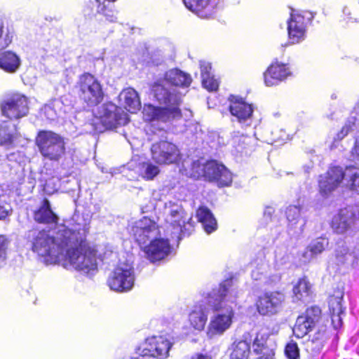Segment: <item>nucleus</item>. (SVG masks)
Masks as SVG:
<instances>
[{"mask_svg": "<svg viewBox=\"0 0 359 359\" xmlns=\"http://www.w3.org/2000/svg\"><path fill=\"white\" fill-rule=\"evenodd\" d=\"M192 82L190 74L179 69L167 71L163 80H158L151 86V94L158 104L164 107L145 104L143 107V118L146 121H157L172 124L182 119L180 106L185 92L177 90V88L186 90Z\"/></svg>", "mask_w": 359, "mask_h": 359, "instance_id": "obj_1", "label": "nucleus"}, {"mask_svg": "<svg viewBox=\"0 0 359 359\" xmlns=\"http://www.w3.org/2000/svg\"><path fill=\"white\" fill-rule=\"evenodd\" d=\"M238 293L233 280L227 279L205 296V304L213 313L208 325L207 334L210 338L220 336L231 327Z\"/></svg>", "mask_w": 359, "mask_h": 359, "instance_id": "obj_2", "label": "nucleus"}, {"mask_svg": "<svg viewBox=\"0 0 359 359\" xmlns=\"http://www.w3.org/2000/svg\"><path fill=\"white\" fill-rule=\"evenodd\" d=\"M69 232L64 226H56L48 230L32 229L27 233L32 250L44 258L47 264H56L64 259V250L67 248L65 239Z\"/></svg>", "mask_w": 359, "mask_h": 359, "instance_id": "obj_3", "label": "nucleus"}, {"mask_svg": "<svg viewBox=\"0 0 359 359\" xmlns=\"http://www.w3.org/2000/svg\"><path fill=\"white\" fill-rule=\"evenodd\" d=\"M128 231L140 245H144L150 241L149 245L144 246V252L151 262L160 261L170 254V236H166V238H157L160 234L158 226L149 218L144 217L140 220L131 222L128 226Z\"/></svg>", "mask_w": 359, "mask_h": 359, "instance_id": "obj_4", "label": "nucleus"}, {"mask_svg": "<svg viewBox=\"0 0 359 359\" xmlns=\"http://www.w3.org/2000/svg\"><path fill=\"white\" fill-rule=\"evenodd\" d=\"M343 181L351 191L359 194V168L347 166L344 170L339 166L330 168L327 172L320 176L319 189L326 196L334 191Z\"/></svg>", "mask_w": 359, "mask_h": 359, "instance_id": "obj_5", "label": "nucleus"}, {"mask_svg": "<svg viewBox=\"0 0 359 359\" xmlns=\"http://www.w3.org/2000/svg\"><path fill=\"white\" fill-rule=\"evenodd\" d=\"M165 221V234L179 242L191 227V217L180 203L168 201L164 203L163 212Z\"/></svg>", "mask_w": 359, "mask_h": 359, "instance_id": "obj_6", "label": "nucleus"}, {"mask_svg": "<svg viewBox=\"0 0 359 359\" xmlns=\"http://www.w3.org/2000/svg\"><path fill=\"white\" fill-rule=\"evenodd\" d=\"M64 259L76 270L84 273H93L97 270L96 252L86 243H67L64 250Z\"/></svg>", "mask_w": 359, "mask_h": 359, "instance_id": "obj_7", "label": "nucleus"}, {"mask_svg": "<svg viewBox=\"0 0 359 359\" xmlns=\"http://www.w3.org/2000/svg\"><path fill=\"white\" fill-rule=\"evenodd\" d=\"M74 88L81 100L89 107L100 104L104 98V90L100 81L90 73L81 74Z\"/></svg>", "mask_w": 359, "mask_h": 359, "instance_id": "obj_8", "label": "nucleus"}, {"mask_svg": "<svg viewBox=\"0 0 359 359\" xmlns=\"http://www.w3.org/2000/svg\"><path fill=\"white\" fill-rule=\"evenodd\" d=\"M36 144L41 154L50 161H59L65 153L64 137L51 130L39 131Z\"/></svg>", "mask_w": 359, "mask_h": 359, "instance_id": "obj_9", "label": "nucleus"}, {"mask_svg": "<svg viewBox=\"0 0 359 359\" xmlns=\"http://www.w3.org/2000/svg\"><path fill=\"white\" fill-rule=\"evenodd\" d=\"M313 18V14L310 11L294 13L292 10L290 17L287 21L290 44L299 43L306 39L308 26L311 23Z\"/></svg>", "mask_w": 359, "mask_h": 359, "instance_id": "obj_10", "label": "nucleus"}, {"mask_svg": "<svg viewBox=\"0 0 359 359\" xmlns=\"http://www.w3.org/2000/svg\"><path fill=\"white\" fill-rule=\"evenodd\" d=\"M193 169L198 175L203 176L210 182H215L219 187H228L232 182V175L222 164L216 161H207L205 163L194 162Z\"/></svg>", "mask_w": 359, "mask_h": 359, "instance_id": "obj_11", "label": "nucleus"}, {"mask_svg": "<svg viewBox=\"0 0 359 359\" xmlns=\"http://www.w3.org/2000/svg\"><path fill=\"white\" fill-rule=\"evenodd\" d=\"M135 271L133 263L129 260L120 262L111 272L107 280L111 290L126 292L132 290L135 283Z\"/></svg>", "mask_w": 359, "mask_h": 359, "instance_id": "obj_12", "label": "nucleus"}, {"mask_svg": "<svg viewBox=\"0 0 359 359\" xmlns=\"http://www.w3.org/2000/svg\"><path fill=\"white\" fill-rule=\"evenodd\" d=\"M359 220V209L356 206H347L341 209L332 219L331 227L337 234L350 235L356 231Z\"/></svg>", "mask_w": 359, "mask_h": 359, "instance_id": "obj_13", "label": "nucleus"}, {"mask_svg": "<svg viewBox=\"0 0 359 359\" xmlns=\"http://www.w3.org/2000/svg\"><path fill=\"white\" fill-rule=\"evenodd\" d=\"M90 220L89 214L76 211L68 226L60 224L58 226H64L69 232L65 236L67 243L81 244L86 241V235L89 232Z\"/></svg>", "mask_w": 359, "mask_h": 359, "instance_id": "obj_14", "label": "nucleus"}, {"mask_svg": "<svg viewBox=\"0 0 359 359\" xmlns=\"http://www.w3.org/2000/svg\"><path fill=\"white\" fill-rule=\"evenodd\" d=\"M151 158L159 165H170L180 162L181 154L178 147L166 140L156 141L151 145Z\"/></svg>", "mask_w": 359, "mask_h": 359, "instance_id": "obj_15", "label": "nucleus"}, {"mask_svg": "<svg viewBox=\"0 0 359 359\" xmlns=\"http://www.w3.org/2000/svg\"><path fill=\"white\" fill-rule=\"evenodd\" d=\"M96 116L106 129H111L128 122L127 113L112 102H107L99 107Z\"/></svg>", "mask_w": 359, "mask_h": 359, "instance_id": "obj_16", "label": "nucleus"}, {"mask_svg": "<svg viewBox=\"0 0 359 359\" xmlns=\"http://www.w3.org/2000/svg\"><path fill=\"white\" fill-rule=\"evenodd\" d=\"M2 114L11 120L20 119L29 112L28 99L20 93H14L5 98L0 105Z\"/></svg>", "mask_w": 359, "mask_h": 359, "instance_id": "obj_17", "label": "nucleus"}, {"mask_svg": "<svg viewBox=\"0 0 359 359\" xmlns=\"http://www.w3.org/2000/svg\"><path fill=\"white\" fill-rule=\"evenodd\" d=\"M171 347L170 342L163 336L148 337L142 347H139L137 353L142 356H151L158 359L168 357Z\"/></svg>", "mask_w": 359, "mask_h": 359, "instance_id": "obj_18", "label": "nucleus"}, {"mask_svg": "<svg viewBox=\"0 0 359 359\" xmlns=\"http://www.w3.org/2000/svg\"><path fill=\"white\" fill-rule=\"evenodd\" d=\"M306 209L300 205H290L285 215L287 220V232L291 236L299 237L304 231L307 219Z\"/></svg>", "mask_w": 359, "mask_h": 359, "instance_id": "obj_19", "label": "nucleus"}, {"mask_svg": "<svg viewBox=\"0 0 359 359\" xmlns=\"http://www.w3.org/2000/svg\"><path fill=\"white\" fill-rule=\"evenodd\" d=\"M321 316V310L318 306L308 308L304 314L298 316L293 328L294 335L302 338L307 334L318 322Z\"/></svg>", "mask_w": 359, "mask_h": 359, "instance_id": "obj_20", "label": "nucleus"}, {"mask_svg": "<svg viewBox=\"0 0 359 359\" xmlns=\"http://www.w3.org/2000/svg\"><path fill=\"white\" fill-rule=\"evenodd\" d=\"M334 253L337 264L339 266L353 268L359 265V250L356 246L341 241L337 243Z\"/></svg>", "mask_w": 359, "mask_h": 359, "instance_id": "obj_21", "label": "nucleus"}, {"mask_svg": "<svg viewBox=\"0 0 359 359\" xmlns=\"http://www.w3.org/2000/svg\"><path fill=\"white\" fill-rule=\"evenodd\" d=\"M187 9L203 19L212 18L221 6V0H183Z\"/></svg>", "mask_w": 359, "mask_h": 359, "instance_id": "obj_22", "label": "nucleus"}, {"mask_svg": "<svg viewBox=\"0 0 359 359\" xmlns=\"http://www.w3.org/2000/svg\"><path fill=\"white\" fill-rule=\"evenodd\" d=\"M229 111L236 121L243 126H249L252 123L253 108L242 98L231 96Z\"/></svg>", "mask_w": 359, "mask_h": 359, "instance_id": "obj_23", "label": "nucleus"}, {"mask_svg": "<svg viewBox=\"0 0 359 359\" xmlns=\"http://www.w3.org/2000/svg\"><path fill=\"white\" fill-rule=\"evenodd\" d=\"M285 296L279 292H266L260 296L257 306L261 315H273L276 313L280 309Z\"/></svg>", "mask_w": 359, "mask_h": 359, "instance_id": "obj_24", "label": "nucleus"}, {"mask_svg": "<svg viewBox=\"0 0 359 359\" xmlns=\"http://www.w3.org/2000/svg\"><path fill=\"white\" fill-rule=\"evenodd\" d=\"M291 75L292 71L288 64L276 61L264 72V83L267 86H276Z\"/></svg>", "mask_w": 359, "mask_h": 359, "instance_id": "obj_25", "label": "nucleus"}, {"mask_svg": "<svg viewBox=\"0 0 359 359\" xmlns=\"http://www.w3.org/2000/svg\"><path fill=\"white\" fill-rule=\"evenodd\" d=\"M328 239L319 237L311 241L307 247L300 254V261L308 264L320 255L328 246Z\"/></svg>", "mask_w": 359, "mask_h": 359, "instance_id": "obj_26", "label": "nucleus"}, {"mask_svg": "<svg viewBox=\"0 0 359 359\" xmlns=\"http://www.w3.org/2000/svg\"><path fill=\"white\" fill-rule=\"evenodd\" d=\"M342 299V293L337 292V294L331 297L329 300V309L332 324L335 330L340 328L342 325V315H344V310L341 304Z\"/></svg>", "mask_w": 359, "mask_h": 359, "instance_id": "obj_27", "label": "nucleus"}, {"mask_svg": "<svg viewBox=\"0 0 359 359\" xmlns=\"http://www.w3.org/2000/svg\"><path fill=\"white\" fill-rule=\"evenodd\" d=\"M34 219L39 223L50 225V229L60 225L57 224L58 217L51 210L50 203L47 199L43 201L41 206L35 212Z\"/></svg>", "mask_w": 359, "mask_h": 359, "instance_id": "obj_28", "label": "nucleus"}, {"mask_svg": "<svg viewBox=\"0 0 359 359\" xmlns=\"http://www.w3.org/2000/svg\"><path fill=\"white\" fill-rule=\"evenodd\" d=\"M119 100L124 108L130 113H135L141 108V102L137 92L128 88L121 91Z\"/></svg>", "mask_w": 359, "mask_h": 359, "instance_id": "obj_29", "label": "nucleus"}, {"mask_svg": "<svg viewBox=\"0 0 359 359\" xmlns=\"http://www.w3.org/2000/svg\"><path fill=\"white\" fill-rule=\"evenodd\" d=\"M205 299L203 304L195 306L189 313V320L191 325L197 330H203L208 320V313L206 311Z\"/></svg>", "mask_w": 359, "mask_h": 359, "instance_id": "obj_30", "label": "nucleus"}, {"mask_svg": "<svg viewBox=\"0 0 359 359\" xmlns=\"http://www.w3.org/2000/svg\"><path fill=\"white\" fill-rule=\"evenodd\" d=\"M20 65V58L14 52L6 50L0 53V68L6 72H16Z\"/></svg>", "mask_w": 359, "mask_h": 359, "instance_id": "obj_31", "label": "nucleus"}, {"mask_svg": "<svg viewBox=\"0 0 359 359\" xmlns=\"http://www.w3.org/2000/svg\"><path fill=\"white\" fill-rule=\"evenodd\" d=\"M292 292L293 302H309L312 294L311 285L307 279L301 278L294 285Z\"/></svg>", "mask_w": 359, "mask_h": 359, "instance_id": "obj_32", "label": "nucleus"}, {"mask_svg": "<svg viewBox=\"0 0 359 359\" xmlns=\"http://www.w3.org/2000/svg\"><path fill=\"white\" fill-rule=\"evenodd\" d=\"M17 131L16 126L10 121L0 123V146L6 149L13 147Z\"/></svg>", "mask_w": 359, "mask_h": 359, "instance_id": "obj_33", "label": "nucleus"}, {"mask_svg": "<svg viewBox=\"0 0 359 359\" xmlns=\"http://www.w3.org/2000/svg\"><path fill=\"white\" fill-rule=\"evenodd\" d=\"M196 216L208 234L212 233L217 229V221L208 208L200 207L197 210Z\"/></svg>", "mask_w": 359, "mask_h": 359, "instance_id": "obj_34", "label": "nucleus"}, {"mask_svg": "<svg viewBox=\"0 0 359 359\" xmlns=\"http://www.w3.org/2000/svg\"><path fill=\"white\" fill-rule=\"evenodd\" d=\"M95 6L97 13L103 15L106 21L111 23L118 22V11L115 9L114 6L107 4L102 0H95Z\"/></svg>", "mask_w": 359, "mask_h": 359, "instance_id": "obj_35", "label": "nucleus"}, {"mask_svg": "<svg viewBox=\"0 0 359 359\" xmlns=\"http://www.w3.org/2000/svg\"><path fill=\"white\" fill-rule=\"evenodd\" d=\"M15 31L8 22L0 17V51L6 49L13 41Z\"/></svg>", "mask_w": 359, "mask_h": 359, "instance_id": "obj_36", "label": "nucleus"}, {"mask_svg": "<svg viewBox=\"0 0 359 359\" xmlns=\"http://www.w3.org/2000/svg\"><path fill=\"white\" fill-rule=\"evenodd\" d=\"M66 111V107H64L63 102L60 100H54L43 107L45 116L50 121L61 117Z\"/></svg>", "mask_w": 359, "mask_h": 359, "instance_id": "obj_37", "label": "nucleus"}, {"mask_svg": "<svg viewBox=\"0 0 359 359\" xmlns=\"http://www.w3.org/2000/svg\"><path fill=\"white\" fill-rule=\"evenodd\" d=\"M250 348V343L246 340L234 342L230 359H248Z\"/></svg>", "mask_w": 359, "mask_h": 359, "instance_id": "obj_38", "label": "nucleus"}, {"mask_svg": "<svg viewBox=\"0 0 359 359\" xmlns=\"http://www.w3.org/2000/svg\"><path fill=\"white\" fill-rule=\"evenodd\" d=\"M159 172V168L149 161L142 162L137 167L139 175L147 180H153Z\"/></svg>", "mask_w": 359, "mask_h": 359, "instance_id": "obj_39", "label": "nucleus"}, {"mask_svg": "<svg viewBox=\"0 0 359 359\" xmlns=\"http://www.w3.org/2000/svg\"><path fill=\"white\" fill-rule=\"evenodd\" d=\"M43 180L45 182L43 190L47 194H53L57 190L60 182V180L57 177L53 176L50 178L43 177Z\"/></svg>", "mask_w": 359, "mask_h": 359, "instance_id": "obj_40", "label": "nucleus"}, {"mask_svg": "<svg viewBox=\"0 0 359 359\" xmlns=\"http://www.w3.org/2000/svg\"><path fill=\"white\" fill-rule=\"evenodd\" d=\"M357 118L355 116H351L348 118L344 126L341 128V130L336 135V137H334V142L336 141H339L344 138L349 131H351L353 126H355V122L357 121Z\"/></svg>", "mask_w": 359, "mask_h": 359, "instance_id": "obj_41", "label": "nucleus"}, {"mask_svg": "<svg viewBox=\"0 0 359 359\" xmlns=\"http://www.w3.org/2000/svg\"><path fill=\"white\" fill-rule=\"evenodd\" d=\"M8 245L6 238L4 236L0 235V269L6 264Z\"/></svg>", "mask_w": 359, "mask_h": 359, "instance_id": "obj_42", "label": "nucleus"}, {"mask_svg": "<svg viewBox=\"0 0 359 359\" xmlns=\"http://www.w3.org/2000/svg\"><path fill=\"white\" fill-rule=\"evenodd\" d=\"M285 354L288 359H299V350L297 343L292 341L287 344Z\"/></svg>", "mask_w": 359, "mask_h": 359, "instance_id": "obj_43", "label": "nucleus"}, {"mask_svg": "<svg viewBox=\"0 0 359 359\" xmlns=\"http://www.w3.org/2000/svg\"><path fill=\"white\" fill-rule=\"evenodd\" d=\"M200 69H201V74L202 78V81L207 83V78L209 75H211V65L210 63L205 61L200 62Z\"/></svg>", "mask_w": 359, "mask_h": 359, "instance_id": "obj_44", "label": "nucleus"}, {"mask_svg": "<svg viewBox=\"0 0 359 359\" xmlns=\"http://www.w3.org/2000/svg\"><path fill=\"white\" fill-rule=\"evenodd\" d=\"M265 343L266 339L264 337L262 336L261 338H259V337L257 336L252 344L254 352L257 354L262 353L265 349Z\"/></svg>", "mask_w": 359, "mask_h": 359, "instance_id": "obj_45", "label": "nucleus"}, {"mask_svg": "<svg viewBox=\"0 0 359 359\" xmlns=\"http://www.w3.org/2000/svg\"><path fill=\"white\" fill-rule=\"evenodd\" d=\"M202 84L205 88L210 91H215L219 87V81L212 74L207 78V83L202 81Z\"/></svg>", "mask_w": 359, "mask_h": 359, "instance_id": "obj_46", "label": "nucleus"}, {"mask_svg": "<svg viewBox=\"0 0 359 359\" xmlns=\"http://www.w3.org/2000/svg\"><path fill=\"white\" fill-rule=\"evenodd\" d=\"M219 140V135L215 132H210L206 135L205 141L210 145V147L214 148L217 146L216 141Z\"/></svg>", "mask_w": 359, "mask_h": 359, "instance_id": "obj_47", "label": "nucleus"}, {"mask_svg": "<svg viewBox=\"0 0 359 359\" xmlns=\"http://www.w3.org/2000/svg\"><path fill=\"white\" fill-rule=\"evenodd\" d=\"M12 208L9 204H0V220L5 219L12 214Z\"/></svg>", "mask_w": 359, "mask_h": 359, "instance_id": "obj_48", "label": "nucleus"}, {"mask_svg": "<svg viewBox=\"0 0 359 359\" xmlns=\"http://www.w3.org/2000/svg\"><path fill=\"white\" fill-rule=\"evenodd\" d=\"M351 161H354L359 166V135L355 139V147L351 151Z\"/></svg>", "mask_w": 359, "mask_h": 359, "instance_id": "obj_49", "label": "nucleus"}, {"mask_svg": "<svg viewBox=\"0 0 359 359\" xmlns=\"http://www.w3.org/2000/svg\"><path fill=\"white\" fill-rule=\"evenodd\" d=\"M252 278L256 280H262L265 278V276L262 272L259 273L258 270H253L252 271Z\"/></svg>", "mask_w": 359, "mask_h": 359, "instance_id": "obj_50", "label": "nucleus"}, {"mask_svg": "<svg viewBox=\"0 0 359 359\" xmlns=\"http://www.w3.org/2000/svg\"><path fill=\"white\" fill-rule=\"evenodd\" d=\"M274 212V210L271 207H267L264 211V217L266 220L271 219L272 215Z\"/></svg>", "mask_w": 359, "mask_h": 359, "instance_id": "obj_51", "label": "nucleus"}, {"mask_svg": "<svg viewBox=\"0 0 359 359\" xmlns=\"http://www.w3.org/2000/svg\"><path fill=\"white\" fill-rule=\"evenodd\" d=\"M274 353H273L272 350L270 351V353H267L266 355L264 354L262 356L259 358L258 359H273Z\"/></svg>", "mask_w": 359, "mask_h": 359, "instance_id": "obj_52", "label": "nucleus"}, {"mask_svg": "<svg viewBox=\"0 0 359 359\" xmlns=\"http://www.w3.org/2000/svg\"><path fill=\"white\" fill-rule=\"evenodd\" d=\"M191 359H210V358L208 355H205L203 354H196L191 357Z\"/></svg>", "mask_w": 359, "mask_h": 359, "instance_id": "obj_53", "label": "nucleus"}, {"mask_svg": "<svg viewBox=\"0 0 359 359\" xmlns=\"http://www.w3.org/2000/svg\"><path fill=\"white\" fill-rule=\"evenodd\" d=\"M323 336H324V333H320V332H318L317 334V336L315 337V339L316 340H319V339H322L323 338Z\"/></svg>", "mask_w": 359, "mask_h": 359, "instance_id": "obj_54", "label": "nucleus"}, {"mask_svg": "<svg viewBox=\"0 0 359 359\" xmlns=\"http://www.w3.org/2000/svg\"><path fill=\"white\" fill-rule=\"evenodd\" d=\"M343 12L344 14L346 15H349L350 14V11L348 8L345 7L343 10Z\"/></svg>", "mask_w": 359, "mask_h": 359, "instance_id": "obj_55", "label": "nucleus"}, {"mask_svg": "<svg viewBox=\"0 0 359 359\" xmlns=\"http://www.w3.org/2000/svg\"><path fill=\"white\" fill-rule=\"evenodd\" d=\"M305 171L306 172H309V170L312 168V166H310V165H308V166H305Z\"/></svg>", "mask_w": 359, "mask_h": 359, "instance_id": "obj_56", "label": "nucleus"}, {"mask_svg": "<svg viewBox=\"0 0 359 359\" xmlns=\"http://www.w3.org/2000/svg\"><path fill=\"white\" fill-rule=\"evenodd\" d=\"M243 140H244L243 141H245V140H247V139H248V137H243Z\"/></svg>", "mask_w": 359, "mask_h": 359, "instance_id": "obj_57", "label": "nucleus"}]
</instances>
